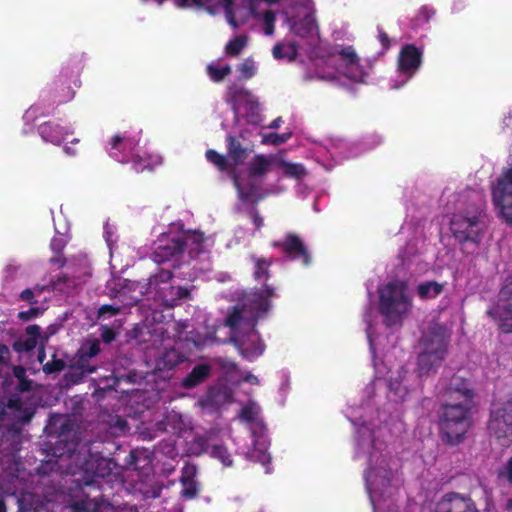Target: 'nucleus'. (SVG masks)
I'll return each instance as SVG.
<instances>
[{"instance_id": "f257e3e1", "label": "nucleus", "mask_w": 512, "mask_h": 512, "mask_svg": "<svg viewBox=\"0 0 512 512\" xmlns=\"http://www.w3.org/2000/svg\"><path fill=\"white\" fill-rule=\"evenodd\" d=\"M266 296L255 294L247 298L240 308L226 319V325L231 328V341L241 355L249 360L260 356L264 351L258 333L254 330L257 318L269 309L267 297L272 296V289L265 290Z\"/></svg>"}, {"instance_id": "f03ea898", "label": "nucleus", "mask_w": 512, "mask_h": 512, "mask_svg": "<svg viewBox=\"0 0 512 512\" xmlns=\"http://www.w3.org/2000/svg\"><path fill=\"white\" fill-rule=\"evenodd\" d=\"M473 396L467 382L460 377L452 378L440 415L441 433L448 443H459L469 429Z\"/></svg>"}, {"instance_id": "7ed1b4c3", "label": "nucleus", "mask_w": 512, "mask_h": 512, "mask_svg": "<svg viewBox=\"0 0 512 512\" xmlns=\"http://www.w3.org/2000/svg\"><path fill=\"white\" fill-rule=\"evenodd\" d=\"M397 462L383 454L374 444L365 473L367 490L374 512H385V505L393 503L397 486Z\"/></svg>"}, {"instance_id": "20e7f679", "label": "nucleus", "mask_w": 512, "mask_h": 512, "mask_svg": "<svg viewBox=\"0 0 512 512\" xmlns=\"http://www.w3.org/2000/svg\"><path fill=\"white\" fill-rule=\"evenodd\" d=\"M78 444L71 443L65 452H59L60 448L55 449V455L59 458V466L64 467V462L70 460L73 465L67 468V472L72 475L78 473L84 474L82 478L76 479L79 484L89 485L92 483L93 476L105 477L111 470L110 460L97 454H92L90 449L83 445L78 450Z\"/></svg>"}, {"instance_id": "39448f33", "label": "nucleus", "mask_w": 512, "mask_h": 512, "mask_svg": "<svg viewBox=\"0 0 512 512\" xmlns=\"http://www.w3.org/2000/svg\"><path fill=\"white\" fill-rule=\"evenodd\" d=\"M450 332L440 324L431 325L420 341L418 368L421 374L440 365L447 354Z\"/></svg>"}, {"instance_id": "423d86ee", "label": "nucleus", "mask_w": 512, "mask_h": 512, "mask_svg": "<svg viewBox=\"0 0 512 512\" xmlns=\"http://www.w3.org/2000/svg\"><path fill=\"white\" fill-rule=\"evenodd\" d=\"M380 311L387 325L400 323L412 308V301L407 294L406 284L395 281L383 286L379 291Z\"/></svg>"}, {"instance_id": "0eeeda50", "label": "nucleus", "mask_w": 512, "mask_h": 512, "mask_svg": "<svg viewBox=\"0 0 512 512\" xmlns=\"http://www.w3.org/2000/svg\"><path fill=\"white\" fill-rule=\"evenodd\" d=\"M485 229L484 211L481 207L475 205L455 213L450 222V230L460 243L477 245Z\"/></svg>"}, {"instance_id": "6e6552de", "label": "nucleus", "mask_w": 512, "mask_h": 512, "mask_svg": "<svg viewBox=\"0 0 512 512\" xmlns=\"http://www.w3.org/2000/svg\"><path fill=\"white\" fill-rule=\"evenodd\" d=\"M487 314L497 322L503 332H512V274L505 278L498 294V300L487 311Z\"/></svg>"}, {"instance_id": "1a4fd4ad", "label": "nucleus", "mask_w": 512, "mask_h": 512, "mask_svg": "<svg viewBox=\"0 0 512 512\" xmlns=\"http://www.w3.org/2000/svg\"><path fill=\"white\" fill-rule=\"evenodd\" d=\"M492 200L499 216L512 224V167L498 179L492 190Z\"/></svg>"}, {"instance_id": "9d476101", "label": "nucleus", "mask_w": 512, "mask_h": 512, "mask_svg": "<svg viewBox=\"0 0 512 512\" xmlns=\"http://www.w3.org/2000/svg\"><path fill=\"white\" fill-rule=\"evenodd\" d=\"M488 429L501 445H509L512 436V401L494 407Z\"/></svg>"}, {"instance_id": "9b49d317", "label": "nucleus", "mask_w": 512, "mask_h": 512, "mask_svg": "<svg viewBox=\"0 0 512 512\" xmlns=\"http://www.w3.org/2000/svg\"><path fill=\"white\" fill-rule=\"evenodd\" d=\"M207 240L203 233L199 231L188 232L185 234L183 242L177 239L172 241L171 246H159L155 252L157 261L168 260L169 257L182 252L184 246L189 248L191 254L203 252L206 248Z\"/></svg>"}, {"instance_id": "f8f14e48", "label": "nucleus", "mask_w": 512, "mask_h": 512, "mask_svg": "<svg viewBox=\"0 0 512 512\" xmlns=\"http://www.w3.org/2000/svg\"><path fill=\"white\" fill-rule=\"evenodd\" d=\"M229 98L237 113L244 109L250 122L257 123L259 121V103L249 91L233 85L229 87Z\"/></svg>"}, {"instance_id": "ddd939ff", "label": "nucleus", "mask_w": 512, "mask_h": 512, "mask_svg": "<svg viewBox=\"0 0 512 512\" xmlns=\"http://www.w3.org/2000/svg\"><path fill=\"white\" fill-rule=\"evenodd\" d=\"M334 57H337L339 66L337 71L340 75L348 79L361 82L364 79L365 72L362 69L359 59L352 47H345L335 52Z\"/></svg>"}, {"instance_id": "4468645a", "label": "nucleus", "mask_w": 512, "mask_h": 512, "mask_svg": "<svg viewBox=\"0 0 512 512\" xmlns=\"http://www.w3.org/2000/svg\"><path fill=\"white\" fill-rule=\"evenodd\" d=\"M435 512H477L474 503L457 494H448L438 502Z\"/></svg>"}, {"instance_id": "2eb2a0df", "label": "nucleus", "mask_w": 512, "mask_h": 512, "mask_svg": "<svg viewBox=\"0 0 512 512\" xmlns=\"http://www.w3.org/2000/svg\"><path fill=\"white\" fill-rule=\"evenodd\" d=\"M420 64L421 52L413 45H406L399 56V70L401 74L407 75L403 82H406L415 73Z\"/></svg>"}, {"instance_id": "dca6fc26", "label": "nucleus", "mask_w": 512, "mask_h": 512, "mask_svg": "<svg viewBox=\"0 0 512 512\" xmlns=\"http://www.w3.org/2000/svg\"><path fill=\"white\" fill-rule=\"evenodd\" d=\"M197 470L193 465H186L182 469L181 484L182 491L181 495L187 499L194 498L198 493V486L195 481Z\"/></svg>"}, {"instance_id": "f3484780", "label": "nucleus", "mask_w": 512, "mask_h": 512, "mask_svg": "<svg viewBox=\"0 0 512 512\" xmlns=\"http://www.w3.org/2000/svg\"><path fill=\"white\" fill-rule=\"evenodd\" d=\"M277 155H257L249 166V174L252 177L265 175L273 166L276 167Z\"/></svg>"}, {"instance_id": "a211bd4d", "label": "nucleus", "mask_w": 512, "mask_h": 512, "mask_svg": "<svg viewBox=\"0 0 512 512\" xmlns=\"http://www.w3.org/2000/svg\"><path fill=\"white\" fill-rule=\"evenodd\" d=\"M210 366L207 364H201L191 371L182 381V386L184 388L190 389L198 384L202 383L210 374Z\"/></svg>"}, {"instance_id": "6ab92c4d", "label": "nucleus", "mask_w": 512, "mask_h": 512, "mask_svg": "<svg viewBox=\"0 0 512 512\" xmlns=\"http://www.w3.org/2000/svg\"><path fill=\"white\" fill-rule=\"evenodd\" d=\"M284 248H285V251L288 254L293 255V257H295V258L301 257L303 259V263L305 265L309 264L310 257L307 254V251H306L303 243L301 242V240L298 237H296L294 235H289L285 242Z\"/></svg>"}, {"instance_id": "aec40b11", "label": "nucleus", "mask_w": 512, "mask_h": 512, "mask_svg": "<svg viewBox=\"0 0 512 512\" xmlns=\"http://www.w3.org/2000/svg\"><path fill=\"white\" fill-rule=\"evenodd\" d=\"M294 31L302 37H314L318 34V27L312 14L307 15L294 25Z\"/></svg>"}, {"instance_id": "412c9836", "label": "nucleus", "mask_w": 512, "mask_h": 512, "mask_svg": "<svg viewBox=\"0 0 512 512\" xmlns=\"http://www.w3.org/2000/svg\"><path fill=\"white\" fill-rule=\"evenodd\" d=\"M27 336L14 343V349L18 352L30 351L37 345V338L39 335V328L35 325L29 326L26 330Z\"/></svg>"}, {"instance_id": "4be33fe9", "label": "nucleus", "mask_w": 512, "mask_h": 512, "mask_svg": "<svg viewBox=\"0 0 512 512\" xmlns=\"http://www.w3.org/2000/svg\"><path fill=\"white\" fill-rule=\"evenodd\" d=\"M443 291V284L436 281H427L417 286V294L423 300L436 298Z\"/></svg>"}, {"instance_id": "5701e85b", "label": "nucleus", "mask_w": 512, "mask_h": 512, "mask_svg": "<svg viewBox=\"0 0 512 512\" xmlns=\"http://www.w3.org/2000/svg\"><path fill=\"white\" fill-rule=\"evenodd\" d=\"M184 360V355H182L176 349H169L166 350L159 358L157 361V366L159 369H172Z\"/></svg>"}, {"instance_id": "b1692460", "label": "nucleus", "mask_w": 512, "mask_h": 512, "mask_svg": "<svg viewBox=\"0 0 512 512\" xmlns=\"http://www.w3.org/2000/svg\"><path fill=\"white\" fill-rule=\"evenodd\" d=\"M267 440L265 437H259L256 439L254 449L249 453L251 460L259 461L263 465L270 462V456L267 454Z\"/></svg>"}, {"instance_id": "393cba45", "label": "nucleus", "mask_w": 512, "mask_h": 512, "mask_svg": "<svg viewBox=\"0 0 512 512\" xmlns=\"http://www.w3.org/2000/svg\"><path fill=\"white\" fill-rule=\"evenodd\" d=\"M273 57L278 60H287L289 62L295 60L297 56V48L294 44H278L272 50Z\"/></svg>"}, {"instance_id": "a878e982", "label": "nucleus", "mask_w": 512, "mask_h": 512, "mask_svg": "<svg viewBox=\"0 0 512 512\" xmlns=\"http://www.w3.org/2000/svg\"><path fill=\"white\" fill-rule=\"evenodd\" d=\"M276 167L281 169L286 176L301 177L305 174V169L297 163H289L277 155Z\"/></svg>"}, {"instance_id": "bb28decb", "label": "nucleus", "mask_w": 512, "mask_h": 512, "mask_svg": "<svg viewBox=\"0 0 512 512\" xmlns=\"http://www.w3.org/2000/svg\"><path fill=\"white\" fill-rule=\"evenodd\" d=\"M248 45V36L239 35L230 40L225 46V52L229 56H238Z\"/></svg>"}, {"instance_id": "cd10ccee", "label": "nucleus", "mask_w": 512, "mask_h": 512, "mask_svg": "<svg viewBox=\"0 0 512 512\" xmlns=\"http://www.w3.org/2000/svg\"><path fill=\"white\" fill-rule=\"evenodd\" d=\"M231 70V66L229 65L220 67L215 64H209L207 66V72L210 78L215 82L222 81L226 76H228L231 73Z\"/></svg>"}, {"instance_id": "c85d7f7f", "label": "nucleus", "mask_w": 512, "mask_h": 512, "mask_svg": "<svg viewBox=\"0 0 512 512\" xmlns=\"http://www.w3.org/2000/svg\"><path fill=\"white\" fill-rule=\"evenodd\" d=\"M188 296L189 291L187 289L182 287H170L169 294L166 293L164 295V300L169 306L173 307L176 305L177 300L187 298Z\"/></svg>"}, {"instance_id": "c756f323", "label": "nucleus", "mask_w": 512, "mask_h": 512, "mask_svg": "<svg viewBox=\"0 0 512 512\" xmlns=\"http://www.w3.org/2000/svg\"><path fill=\"white\" fill-rule=\"evenodd\" d=\"M100 351V342L98 340L88 341L82 345L79 353L82 358H92Z\"/></svg>"}, {"instance_id": "7c9ffc66", "label": "nucleus", "mask_w": 512, "mask_h": 512, "mask_svg": "<svg viewBox=\"0 0 512 512\" xmlns=\"http://www.w3.org/2000/svg\"><path fill=\"white\" fill-rule=\"evenodd\" d=\"M259 410V406L255 402H250L242 408L240 417L242 420L247 422L254 421L259 413Z\"/></svg>"}, {"instance_id": "2f4dec72", "label": "nucleus", "mask_w": 512, "mask_h": 512, "mask_svg": "<svg viewBox=\"0 0 512 512\" xmlns=\"http://www.w3.org/2000/svg\"><path fill=\"white\" fill-rule=\"evenodd\" d=\"M245 156V151L241 148L240 144L234 139L230 138L229 141V157L233 160L234 164H237Z\"/></svg>"}, {"instance_id": "473e14b6", "label": "nucleus", "mask_w": 512, "mask_h": 512, "mask_svg": "<svg viewBox=\"0 0 512 512\" xmlns=\"http://www.w3.org/2000/svg\"><path fill=\"white\" fill-rule=\"evenodd\" d=\"M211 454L213 457L219 459L225 466H230L232 464L231 456L224 446H213Z\"/></svg>"}, {"instance_id": "72a5a7b5", "label": "nucleus", "mask_w": 512, "mask_h": 512, "mask_svg": "<svg viewBox=\"0 0 512 512\" xmlns=\"http://www.w3.org/2000/svg\"><path fill=\"white\" fill-rule=\"evenodd\" d=\"M257 18L262 19L265 28L264 32L266 35H272L274 32V22H275V15L270 10H266L263 14L259 11V16H256Z\"/></svg>"}, {"instance_id": "f704fd0d", "label": "nucleus", "mask_w": 512, "mask_h": 512, "mask_svg": "<svg viewBox=\"0 0 512 512\" xmlns=\"http://www.w3.org/2000/svg\"><path fill=\"white\" fill-rule=\"evenodd\" d=\"M291 137V133L282 135L276 133L265 134L262 137V143L271 145H280L285 143Z\"/></svg>"}, {"instance_id": "c9c22d12", "label": "nucleus", "mask_w": 512, "mask_h": 512, "mask_svg": "<svg viewBox=\"0 0 512 512\" xmlns=\"http://www.w3.org/2000/svg\"><path fill=\"white\" fill-rule=\"evenodd\" d=\"M238 70L245 79H249L253 77L256 73L255 62L252 59L248 58L238 66Z\"/></svg>"}, {"instance_id": "e433bc0d", "label": "nucleus", "mask_w": 512, "mask_h": 512, "mask_svg": "<svg viewBox=\"0 0 512 512\" xmlns=\"http://www.w3.org/2000/svg\"><path fill=\"white\" fill-rule=\"evenodd\" d=\"M64 368V362L61 359H57L55 354L52 355V360L46 362L43 365V370L46 373L59 372Z\"/></svg>"}, {"instance_id": "4c0bfd02", "label": "nucleus", "mask_w": 512, "mask_h": 512, "mask_svg": "<svg viewBox=\"0 0 512 512\" xmlns=\"http://www.w3.org/2000/svg\"><path fill=\"white\" fill-rule=\"evenodd\" d=\"M278 0H245L248 8V14L251 16H259V5L263 2L274 3Z\"/></svg>"}, {"instance_id": "58836bf2", "label": "nucleus", "mask_w": 512, "mask_h": 512, "mask_svg": "<svg viewBox=\"0 0 512 512\" xmlns=\"http://www.w3.org/2000/svg\"><path fill=\"white\" fill-rule=\"evenodd\" d=\"M25 369L21 366L13 367V374L19 380V387L21 390L29 389V382L25 379Z\"/></svg>"}, {"instance_id": "ea45409f", "label": "nucleus", "mask_w": 512, "mask_h": 512, "mask_svg": "<svg viewBox=\"0 0 512 512\" xmlns=\"http://www.w3.org/2000/svg\"><path fill=\"white\" fill-rule=\"evenodd\" d=\"M19 437V427L16 424H13L10 429H8L7 433H2L1 438V446H4L6 442L12 440V444L16 442V439Z\"/></svg>"}, {"instance_id": "a19ab883", "label": "nucleus", "mask_w": 512, "mask_h": 512, "mask_svg": "<svg viewBox=\"0 0 512 512\" xmlns=\"http://www.w3.org/2000/svg\"><path fill=\"white\" fill-rule=\"evenodd\" d=\"M268 267H269V263L266 260L258 259L256 262V270H255L256 279L260 280L262 278H267Z\"/></svg>"}, {"instance_id": "79ce46f5", "label": "nucleus", "mask_w": 512, "mask_h": 512, "mask_svg": "<svg viewBox=\"0 0 512 512\" xmlns=\"http://www.w3.org/2000/svg\"><path fill=\"white\" fill-rule=\"evenodd\" d=\"M223 3L225 5V15L227 22L234 28H237L240 26V23L237 22L235 19V16L232 11V1L231 0H223Z\"/></svg>"}, {"instance_id": "37998d69", "label": "nucleus", "mask_w": 512, "mask_h": 512, "mask_svg": "<svg viewBox=\"0 0 512 512\" xmlns=\"http://www.w3.org/2000/svg\"><path fill=\"white\" fill-rule=\"evenodd\" d=\"M207 3L206 0H176V6L179 8H202Z\"/></svg>"}, {"instance_id": "c03bdc74", "label": "nucleus", "mask_w": 512, "mask_h": 512, "mask_svg": "<svg viewBox=\"0 0 512 512\" xmlns=\"http://www.w3.org/2000/svg\"><path fill=\"white\" fill-rule=\"evenodd\" d=\"M206 157H207V159L209 161H211L212 163H214L218 167H220V168L224 167L225 160H224L223 156H221L220 154H218L214 150H208L207 153H206Z\"/></svg>"}, {"instance_id": "a18cd8bd", "label": "nucleus", "mask_w": 512, "mask_h": 512, "mask_svg": "<svg viewBox=\"0 0 512 512\" xmlns=\"http://www.w3.org/2000/svg\"><path fill=\"white\" fill-rule=\"evenodd\" d=\"M501 477L512 483V457L507 461L500 472Z\"/></svg>"}, {"instance_id": "49530a36", "label": "nucleus", "mask_w": 512, "mask_h": 512, "mask_svg": "<svg viewBox=\"0 0 512 512\" xmlns=\"http://www.w3.org/2000/svg\"><path fill=\"white\" fill-rule=\"evenodd\" d=\"M119 311L118 307L112 306V305H103L99 308L98 314L99 317H105L108 315H115Z\"/></svg>"}, {"instance_id": "de8ad7c7", "label": "nucleus", "mask_w": 512, "mask_h": 512, "mask_svg": "<svg viewBox=\"0 0 512 512\" xmlns=\"http://www.w3.org/2000/svg\"><path fill=\"white\" fill-rule=\"evenodd\" d=\"M113 429V433H123L126 431L127 423L125 420L117 418L114 423L111 425Z\"/></svg>"}, {"instance_id": "09e8293b", "label": "nucleus", "mask_w": 512, "mask_h": 512, "mask_svg": "<svg viewBox=\"0 0 512 512\" xmlns=\"http://www.w3.org/2000/svg\"><path fill=\"white\" fill-rule=\"evenodd\" d=\"M234 183L236 188L238 189L239 195L241 198L245 199L250 195L249 191H246L242 185V182L239 177L234 178Z\"/></svg>"}, {"instance_id": "8fccbe9b", "label": "nucleus", "mask_w": 512, "mask_h": 512, "mask_svg": "<svg viewBox=\"0 0 512 512\" xmlns=\"http://www.w3.org/2000/svg\"><path fill=\"white\" fill-rule=\"evenodd\" d=\"M171 278L170 271H162L159 275H157L153 280L150 281V285H153L154 283L160 282H166Z\"/></svg>"}, {"instance_id": "3c124183", "label": "nucleus", "mask_w": 512, "mask_h": 512, "mask_svg": "<svg viewBox=\"0 0 512 512\" xmlns=\"http://www.w3.org/2000/svg\"><path fill=\"white\" fill-rule=\"evenodd\" d=\"M389 388L391 391H394L395 395L399 396L400 398H402L404 396V389L401 388L400 385L394 386V383L392 382V380L389 381Z\"/></svg>"}, {"instance_id": "603ef678", "label": "nucleus", "mask_w": 512, "mask_h": 512, "mask_svg": "<svg viewBox=\"0 0 512 512\" xmlns=\"http://www.w3.org/2000/svg\"><path fill=\"white\" fill-rule=\"evenodd\" d=\"M34 315H36V310L35 309H30L28 311H23V312H20L19 313V317L23 320H29L31 319Z\"/></svg>"}, {"instance_id": "864d4df0", "label": "nucleus", "mask_w": 512, "mask_h": 512, "mask_svg": "<svg viewBox=\"0 0 512 512\" xmlns=\"http://www.w3.org/2000/svg\"><path fill=\"white\" fill-rule=\"evenodd\" d=\"M243 379H244L245 382H248V383L253 384V385H258L259 384V379L255 375H253L251 373H246V375L244 376Z\"/></svg>"}, {"instance_id": "5fc2aeb1", "label": "nucleus", "mask_w": 512, "mask_h": 512, "mask_svg": "<svg viewBox=\"0 0 512 512\" xmlns=\"http://www.w3.org/2000/svg\"><path fill=\"white\" fill-rule=\"evenodd\" d=\"M125 282H126L125 288H124V290L122 292H120V296L121 297H123L125 295V293H126L125 290L126 289H128L129 291L132 290V289L135 290V287L138 286V284H136L135 282H132V281H126L125 280Z\"/></svg>"}, {"instance_id": "6e6d98bb", "label": "nucleus", "mask_w": 512, "mask_h": 512, "mask_svg": "<svg viewBox=\"0 0 512 512\" xmlns=\"http://www.w3.org/2000/svg\"><path fill=\"white\" fill-rule=\"evenodd\" d=\"M102 338L106 343H109L114 339V333L111 330H105L102 334Z\"/></svg>"}, {"instance_id": "4d7b16f0", "label": "nucleus", "mask_w": 512, "mask_h": 512, "mask_svg": "<svg viewBox=\"0 0 512 512\" xmlns=\"http://www.w3.org/2000/svg\"><path fill=\"white\" fill-rule=\"evenodd\" d=\"M33 296V292L30 289H26L21 293V299L30 300Z\"/></svg>"}, {"instance_id": "13d9d810", "label": "nucleus", "mask_w": 512, "mask_h": 512, "mask_svg": "<svg viewBox=\"0 0 512 512\" xmlns=\"http://www.w3.org/2000/svg\"><path fill=\"white\" fill-rule=\"evenodd\" d=\"M253 222L257 228H260L263 224V219L255 213L253 214Z\"/></svg>"}, {"instance_id": "bf43d9fd", "label": "nucleus", "mask_w": 512, "mask_h": 512, "mask_svg": "<svg viewBox=\"0 0 512 512\" xmlns=\"http://www.w3.org/2000/svg\"><path fill=\"white\" fill-rule=\"evenodd\" d=\"M281 123H282V119H281V117H278L271 122V124L269 125V128L277 129L281 125Z\"/></svg>"}, {"instance_id": "052dcab7", "label": "nucleus", "mask_w": 512, "mask_h": 512, "mask_svg": "<svg viewBox=\"0 0 512 512\" xmlns=\"http://www.w3.org/2000/svg\"><path fill=\"white\" fill-rule=\"evenodd\" d=\"M393 507H394V504H393V503L387 504V505H385L384 511H385V512H398V511H397L396 509H394Z\"/></svg>"}, {"instance_id": "680f3d73", "label": "nucleus", "mask_w": 512, "mask_h": 512, "mask_svg": "<svg viewBox=\"0 0 512 512\" xmlns=\"http://www.w3.org/2000/svg\"><path fill=\"white\" fill-rule=\"evenodd\" d=\"M45 357H46V355H45L44 350H43V349H42V350H40V351H39V353H38V361H39L40 363H43V362H44V360H45Z\"/></svg>"}, {"instance_id": "e2e57ef3", "label": "nucleus", "mask_w": 512, "mask_h": 512, "mask_svg": "<svg viewBox=\"0 0 512 512\" xmlns=\"http://www.w3.org/2000/svg\"><path fill=\"white\" fill-rule=\"evenodd\" d=\"M380 40H381V42H382L383 44H386V43L388 42V37H387V35H386V34H384V33H381V34H380Z\"/></svg>"}, {"instance_id": "0e129e2a", "label": "nucleus", "mask_w": 512, "mask_h": 512, "mask_svg": "<svg viewBox=\"0 0 512 512\" xmlns=\"http://www.w3.org/2000/svg\"><path fill=\"white\" fill-rule=\"evenodd\" d=\"M505 507L507 510L512 511V498L507 500Z\"/></svg>"}, {"instance_id": "69168bd1", "label": "nucleus", "mask_w": 512, "mask_h": 512, "mask_svg": "<svg viewBox=\"0 0 512 512\" xmlns=\"http://www.w3.org/2000/svg\"><path fill=\"white\" fill-rule=\"evenodd\" d=\"M143 294L142 291L139 292V295H134L131 297V299L134 301V302H137L140 300V296Z\"/></svg>"}, {"instance_id": "338daca9", "label": "nucleus", "mask_w": 512, "mask_h": 512, "mask_svg": "<svg viewBox=\"0 0 512 512\" xmlns=\"http://www.w3.org/2000/svg\"><path fill=\"white\" fill-rule=\"evenodd\" d=\"M95 370H96V368H95V367H89V368L85 369L83 372H84V373H89V374H90V373L95 372Z\"/></svg>"}, {"instance_id": "774afa93", "label": "nucleus", "mask_w": 512, "mask_h": 512, "mask_svg": "<svg viewBox=\"0 0 512 512\" xmlns=\"http://www.w3.org/2000/svg\"><path fill=\"white\" fill-rule=\"evenodd\" d=\"M120 141H121V139H120L118 136H116V137L113 139V145H114V147H116L117 143H119Z\"/></svg>"}]
</instances>
